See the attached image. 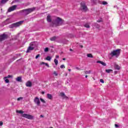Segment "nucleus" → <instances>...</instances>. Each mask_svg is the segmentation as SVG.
Wrapping results in <instances>:
<instances>
[{"mask_svg": "<svg viewBox=\"0 0 128 128\" xmlns=\"http://www.w3.org/2000/svg\"><path fill=\"white\" fill-rule=\"evenodd\" d=\"M64 20L62 19L60 17H58L54 20H53L52 24H50V26H62L64 24Z\"/></svg>", "mask_w": 128, "mask_h": 128, "instance_id": "nucleus-1", "label": "nucleus"}, {"mask_svg": "<svg viewBox=\"0 0 128 128\" xmlns=\"http://www.w3.org/2000/svg\"><path fill=\"white\" fill-rule=\"evenodd\" d=\"M36 10V8H29L28 9H25L22 10V12H23L24 16H28V14H30V12H32Z\"/></svg>", "mask_w": 128, "mask_h": 128, "instance_id": "nucleus-2", "label": "nucleus"}, {"mask_svg": "<svg viewBox=\"0 0 128 128\" xmlns=\"http://www.w3.org/2000/svg\"><path fill=\"white\" fill-rule=\"evenodd\" d=\"M24 20H21L18 22L14 23L9 26L10 28H18L20 26H22V24H24Z\"/></svg>", "mask_w": 128, "mask_h": 128, "instance_id": "nucleus-3", "label": "nucleus"}, {"mask_svg": "<svg viewBox=\"0 0 128 128\" xmlns=\"http://www.w3.org/2000/svg\"><path fill=\"white\" fill-rule=\"evenodd\" d=\"M120 54V49H118L114 50L110 54V56H116V58H118Z\"/></svg>", "mask_w": 128, "mask_h": 128, "instance_id": "nucleus-4", "label": "nucleus"}, {"mask_svg": "<svg viewBox=\"0 0 128 128\" xmlns=\"http://www.w3.org/2000/svg\"><path fill=\"white\" fill-rule=\"evenodd\" d=\"M81 10L84 12H86L88 10V6L86 5V2L82 1L80 3Z\"/></svg>", "mask_w": 128, "mask_h": 128, "instance_id": "nucleus-5", "label": "nucleus"}, {"mask_svg": "<svg viewBox=\"0 0 128 128\" xmlns=\"http://www.w3.org/2000/svg\"><path fill=\"white\" fill-rule=\"evenodd\" d=\"M8 34H3L0 35V42H2L3 40H6V38H8Z\"/></svg>", "mask_w": 128, "mask_h": 128, "instance_id": "nucleus-6", "label": "nucleus"}, {"mask_svg": "<svg viewBox=\"0 0 128 128\" xmlns=\"http://www.w3.org/2000/svg\"><path fill=\"white\" fill-rule=\"evenodd\" d=\"M22 116L26 118H28V120H32L34 118V116L26 114H22Z\"/></svg>", "mask_w": 128, "mask_h": 128, "instance_id": "nucleus-7", "label": "nucleus"}, {"mask_svg": "<svg viewBox=\"0 0 128 128\" xmlns=\"http://www.w3.org/2000/svg\"><path fill=\"white\" fill-rule=\"evenodd\" d=\"M34 102L38 106H40V98L38 97H36L34 99Z\"/></svg>", "mask_w": 128, "mask_h": 128, "instance_id": "nucleus-8", "label": "nucleus"}, {"mask_svg": "<svg viewBox=\"0 0 128 128\" xmlns=\"http://www.w3.org/2000/svg\"><path fill=\"white\" fill-rule=\"evenodd\" d=\"M17 6H18V5H14V6L9 8L8 10V12H12V11L14 10L16 8Z\"/></svg>", "mask_w": 128, "mask_h": 128, "instance_id": "nucleus-9", "label": "nucleus"}, {"mask_svg": "<svg viewBox=\"0 0 128 128\" xmlns=\"http://www.w3.org/2000/svg\"><path fill=\"white\" fill-rule=\"evenodd\" d=\"M60 96L62 98H64L65 100H68V97L66 96V94L64 92L60 93Z\"/></svg>", "mask_w": 128, "mask_h": 128, "instance_id": "nucleus-10", "label": "nucleus"}, {"mask_svg": "<svg viewBox=\"0 0 128 128\" xmlns=\"http://www.w3.org/2000/svg\"><path fill=\"white\" fill-rule=\"evenodd\" d=\"M34 47H32V46H30V47H28L27 49V50L26 51V52L28 54V52H30V50H34Z\"/></svg>", "mask_w": 128, "mask_h": 128, "instance_id": "nucleus-11", "label": "nucleus"}, {"mask_svg": "<svg viewBox=\"0 0 128 128\" xmlns=\"http://www.w3.org/2000/svg\"><path fill=\"white\" fill-rule=\"evenodd\" d=\"M26 86L28 88H30L32 86V84L30 81H28L26 84Z\"/></svg>", "mask_w": 128, "mask_h": 128, "instance_id": "nucleus-12", "label": "nucleus"}, {"mask_svg": "<svg viewBox=\"0 0 128 128\" xmlns=\"http://www.w3.org/2000/svg\"><path fill=\"white\" fill-rule=\"evenodd\" d=\"M30 46H32L33 48H36V46H38V43L36 42H32L31 43H30Z\"/></svg>", "mask_w": 128, "mask_h": 128, "instance_id": "nucleus-13", "label": "nucleus"}, {"mask_svg": "<svg viewBox=\"0 0 128 128\" xmlns=\"http://www.w3.org/2000/svg\"><path fill=\"white\" fill-rule=\"evenodd\" d=\"M16 82H22V76H18L16 78Z\"/></svg>", "mask_w": 128, "mask_h": 128, "instance_id": "nucleus-14", "label": "nucleus"}, {"mask_svg": "<svg viewBox=\"0 0 128 128\" xmlns=\"http://www.w3.org/2000/svg\"><path fill=\"white\" fill-rule=\"evenodd\" d=\"M114 70H120V68L118 64H114Z\"/></svg>", "mask_w": 128, "mask_h": 128, "instance_id": "nucleus-15", "label": "nucleus"}, {"mask_svg": "<svg viewBox=\"0 0 128 128\" xmlns=\"http://www.w3.org/2000/svg\"><path fill=\"white\" fill-rule=\"evenodd\" d=\"M57 38H58V36H54L53 37L50 38V40L52 42L54 40H57Z\"/></svg>", "mask_w": 128, "mask_h": 128, "instance_id": "nucleus-16", "label": "nucleus"}, {"mask_svg": "<svg viewBox=\"0 0 128 128\" xmlns=\"http://www.w3.org/2000/svg\"><path fill=\"white\" fill-rule=\"evenodd\" d=\"M47 22H52V18H50V15L47 16Z\"/></svg>", "mask_w": 128, "mask_h": 128, "instance_id": "nucleus-17", "label": "nucleus"}, {"mask_svg": "<svg viewBox=\"0 0 128 128\" xmlns=\"http://www.w3.org/2000/svg\"><path fill=\"white\" fill-rule=\"evenodd\" d=\"M47 98L48 100H52V96L50 94H47Z\"/></svg>", "mask_w": 128, "mask_h": 128, "instance_id": "nucleus-18", "label": "nucleus"}, {"mask_svg": "<svg viewBox=\"0 0 128 128\" xmlns=\"http://www.w3.org/2000/svg\"><path fill=\"white\" fill-rule=\"evenodd\" d=\"M8 0H2L0 2V4H6L7 2H8Z\"/></svg>", "mask_w": 128, "mask_h": 128, "instance_id": "nucleus-19", "label": "nucleus"}, {"mask_svg": "<svg viewBox=\"0 0 128 128\" xmlns=\"http://www.w3.org/2000/svg\"><path fill=\"white\" fill-rule=\"evenodd\" d=\"M46 60H48L49 62H50L52 60V57L50 56H47V57L46 58Z\"/></svg>", "mask_w": 128, "mask_h": 128, "instance_id": "nucleus-20", "label": "nucleus"}, {"mask_svg": "<svg viewBox=\"0 0 128 128\" xmlns=\"http://www.w3.org/2000/svg\"><path fill=\"white\" fill-rule=\"evenodd\" d=\"M88 58H94V56H92V54H87Z\"/></svg>", "mask_w": 128, "mask_h": 128, "instance_id": "nucleus-21", "label": "nucleus"}, {"mask_svg": "<svg viewBox=\"0 0 128 128\" xmlns=\"http://www.w3.org/2000/svg\"><path fill=\"white\" fill-rule=\"evenodd\" d=\"M54 62L56 66H58V60L56 58L54 60Z\"/></svg>", "mask_w": 128, "mask_h": 128, "instance_id": "nucleus-22", "label": "nucleus"}, {"mask_svg": "<svg viewBox=\"0 0 128 128\" xmlns=\"http://www.w3.org/2000/svg\"><path fill=\"white\" fill-rule=\"evenodd\" d=\"M112 72V69L106 70V72L108 74H110V72Z\"/></svg>", "mask_w": 128, "mask_h": 128, "instance_id": "nucleus-23", "label": "nucleus"}, {"mask_svg": "<svg viewBox=\"0 0 128 128\" xmlns=\"http://www.w3.org/2000/svg\"><path fill=\"white\" fill-rule=\"evenodd\" d=\"M101 4H103V6H106V4H108V2L106 1H102L101 3Z\"/></svg>", "mask_w": 128, "mask_h": 128, "instance_id": "nucleus-24", "label": "nucleus"}, {"mask_svg": "<svg viewBox=\"0 0 128 128\" xmlns=\"http://www.w3.org/2000/svg\"><path fill=\"white\" fill-rule=\"evenodd\" d=\"M84 28H90V25L88 24H84Z\"/></svg>", "mask_w": 128, "mask_h": 128, "instance_id": "nucleus-25", "label": "nucleus"}, {"mask_svg": "<svg viewBox=\"0 0 128 128\" xmlns=\"http://www.w3.org/2000/svg\"><path fill=\"white\" fill-rule=\"evenodd\" d=\"M90 72H92V71H90V70H89V71H85L84 74H90Z\"/></svg>", "mask_w": 128, "mask_h": 128, "instance_id": "nucleus-26", "label": "nucleus"}, {"mask_svg": "<svg viewBox=\"0 0 128 128\" xmlns=\"http://www.w3.org/2000/svg\"><path fill=\"white\" fill-rule=\"evenodd\" d=\"M16 112L18 114H24V111L20 110H17Z\"/></svg>", "mask_w": 128, "mask_h": 128, "instance_id": "nucleus-27", "label": "nucleus"}, {"mask_svg": "<svg viewBox=\"0 0 128 128\" xmlns=\"http://www.w3.org/2000/svg\"><path fill=\"white\" fill-rule=\"evenodd\" d=\"M24 100V98L22 97H20L18 98H17V100L18 102H20V100Z\"/></svg>", "mask_w": 128, "mask_h": 128, "instance_id": "nucleus-28", "label": "nucleus"}, {"mask_svg": "<svg viewBox=\"0 0 128 128\" xmlns=\"http://www.w3.org/2000/svg\"><path fill=\"white\" fill-rule=\"evenodd\" d=\"M40 100L42 102H43V104H46V101L44 100L42 98H40Z\"/></svg>", "mask_w": 128, "mask_h": 128, "instance_id": "nucleus-29", "label": "nucleus"}, {"mask_svg": "<svg viewBox=\"0 0 128 128\" xmlns=\"http://www.w3.org/2000/svg\"><path fill=\"white\" fill-rule=\"evenodd\" d=\"M101 64H102V66H106V63H104V62L102 61Z\"/></svg>", "mask_w": 128, "mask_h": 128, "instance_id": "nucleus-30", "label": "nucleus"}, {"mask_svg": "<svg viewBox=\"0 0 128 128\" xmlns=\"http://www.w3.org/2000/svg\"><path fill=\"white\" fill-rule=\"evenodd\" d=\"M12 78V75H8L6 77H4V78Z\"/></svg>", "mask_w": 128, "mask_h": 128, "instance_id": "nucleus-31", "label": "nucleus"}, {"mask_svg": "<svg viewBox=\"0 0 128 128\" xmlns=\"http://www.w3.org/2000/svg\"><path fill=\"white\" fill-rule=\"evenodd\" d=\"M95 26L97 28H100V25H98V24L96 23Z\"/></svg>", "mask_w": 128, "mask_h": 128, "instance_id": "nucleus-32", "label": "nucleus"}, {"mask_svg": "<svg viewBox=\"0 0 128 128\" xmlns=\"http://www.w3.org/2000/svg\"><path fill=\"white\" fill-rule=\"evenodd\" d=\"M44 52H48V48H45Z\"/></svg>", "mask_w": 128, "mask_h": 128, "instance_id": "nucleus-33", "label": "nucleus"}, {"mask_svg": "<svg viewBox=\"0 0 128 128\" xmlns=\"http://www.w3.org/2000/svg\"><path fill=\"white\" fill-rule=\"evenodd\" d=\"M60 68H65L66 66H64V65L62 64L60 66Z\"/></svg>", "mask_w": 128, "mask_h": 128, "instance_id": "nucleus-34", "label": "nucleus"}, {"mask_svg": "<svg viewBox=\"0 0 128 128\" xmlns=\"http://www.w3.org/2000/svg\"><path fill=\"white\" fill-rule=\"evenodd\" d=\"M54 74L56 76H58V72H56V71H54Z\"/></svg>", "mask_w": 128, "mask_h": 128, "instance_id": "nucleus-35", "label": "nucleus"}, {"mask_svg": "<svg viewBox=\"0 0 128 128\" xmlns=\"http://www.w3.org/2000/svg\"><path fill=\"white\" fill-rule=\"evenodd\" d=\"M5 82L6 84H8V82H10V80H8V79H7V78L5 80Z\"/></svg>", "mask_w": 128, "mask_h": 128, "instance_id": "nucleus-36", "label": "nucleus"}, {"mask_svg": "<svg viewBox=\"0 0 128 128\" xmlns=\"http://www.w3.org/2000/svg\"><path fill=\"white\" fill-rule=\"evenodd\" d=\"M102 22V18L99 19L98 20H97L98 22Z\"/></svg>", "mask_w": 128, "mask_h": 128, "instance_id": "nucleus-37", "label": "nucleus"}, {"mask_svg": "<svg viewBox=\"0 0 128 128\" xmlns=\"http://www.w3.org/2000/svg\"><path fill=\"white\" fill-rule=\"evenodd\" d=\"M40 54H38L36 56V60L38 59V58H40Z\"/></svg>", "mask_w": 128, "mask_h": 128, "instance_id": "nucleus-38", "label": "nucleus"}, {"mask_svg": "<svg viewBox=\"0 0 128 128\" xmlns=\"http://www.w3.org/2000/svg\"><path fill=\"white\" fill-rule=\"evenodd\" d=\"M102 61H100V60H98L96 62L97 64H102Z\"/></svg>", "mask_w": 128, "mask_h": 128, "instance_id": "nucleus-39", "label": "nucleus"}, {"mask_svg": "<svg viewBox=\"0 0 128 128\" xmlns=\"http://www.w3.org/2000/svg\"><path fill=\"white\" fill-rule=\"evenodd\" d=\"M100 82H102V84H104V80L100 79Z\"/></svg>", "mask_w": 128, "mask_h": 128, "instance_id": "nucleus-40", "label": "nucleus"}, {"mask_svg": "<svg viewBox=\"0 0 128 128\" xmlns=\"http://www.w3.org/2000/svg\"><path fill=\"white\" fill-rule=\"evenodd\" d=\"M45 66H47L48 68H50V65H48V63H46Z\"/></svg>", "mask_w": 128, "mask_h": 128, "instance_id": "nucleus-41", "label": "nucleus"}, {"mask_svg": "<svg viewBox=\"0 0 128 128\" xmlns=\"http://www.w3.org/2000/svg\"><path fill=\"white\" fill-rule=\"evenodd\" d=\"M4 124V123L2 122H0V126H2Z\"/></svg>", "mask_w": 128, "mask_h": 128, "instance_id": "nucleus-42", "label": "nucleus"}, {"mask_svg": "<svg viewBox=\"0 0 128 128\" xmlns=\"http://www.w3.org/2000/svg\"><path fill=\"white\" fill-rule=\"evenodd\" d=\"M15 2H20V0H15Z\"/></svg>", "mask_w": 128, "mask_h": 128, "instance_id": "nucleus-43", "label": "nucleus"}, {"mask_svg": "<svg viewBox=\"0 0 128 128\" xmlns=\"http://www.w3.org/2000/svg\"><path fill=\"white\" fill-rule=\"evenodd\" d=\"M118 126H118V125L117 124H115L116 128H118Z\"/></svg>", "mask_w": 128, "mask_h": 128, "instance_id": "nucleus-44", "label": "nucleus"}, {"mask_svg": "<svg viewBox=\"0 0 128 128\" xmlns=\"http://www.w3.org/2000/svg\"><path fill=\"white\" fill-rule=\"evenodd\" d=\"M118 74V71H114V74Z\"/></svg>", "mask_w": 128, "mask_h": 128, "instance_id": "nucleus-45", "label": "nucleus"}, {"mask_svg": "<svg viewBox=\"0 0 128 128\" xmlns=\"http://www.w3.org/2000/svg\"><path fill=\"white\" fill-rule=\"evenodd\" d=\"M56 58H60V56L56 55Z\"/></svg>", "mask_w": 128, "mask_h": 128, "instance_id": "nucleus-46", "label": "nucleus"}, {"mask_svg": "<svg viewBox=\"0 0 128 128\" xmlns=\"http://www.w3.org/2000/svg\"><path fill=\"white\" fill-rule=\"evenodd\" d=\"M93 2H96V0H91Z\"/></svg>", "mask_w": 128, "mask_h": 128, "instance_id": "nucleus-47", "label": "nucleus"}, {"mask_svg": "<svg viewBox=\"0 0 128 128\" xmlns=\"http://www.w3.org/2000/svg\"><path fill=\"white\" fill-rule=\"evenodd\" d=\"M41 64H46V62H42L41 63Z\"/></svg>", "mask_w": 128, "mask_h": 128, "instance_id": "nucleus-48", "label": "nucleus"}, {"mask_svg": "<svg viewBox=\"0 0 128 128\" xmlns=\"http://www.w3.org/2000/svg\"><path fill=\"white\" fill-rule=\"evenodd\" d=\"M76 70H80V68H78V67H76Z\"/></svg>", "mask_w": 128, "mask_h": 128, "instance_id": "nucleus-49", "label": "nucleus"}, {"mask_svg": "<svg viewBox=\"0 0 128 128\" xmlns=\"http://www.w3.org/2000/svg\"><path fill=\"white\" fill-rule=\"evenodd\" d=\"M80 48H84V46L82 45H80Z\"/></svg>", "mask_w": 128, "mask_h": 128, "instance_id": "nucleus-50", "label": "nucleus"}, {"mask_svg": "<svg viewBox=\"0 0 128 128\" xmlns=\"http://www.w3.org/2000/svg\"><path fill=\"white\" fill-rule=\"evenodd\" d=\"M64 74H65V76H68V73L66 72Z\"/></svg>", "mask_w": 128, "mask_h": 128, "instance_id": "nucleus-51", "label": "nucleus"}, {"mask_svg": "<svg viewBox=\"0 0 128 128\" xmlns=\"http://www.w3.org/2000/svg\"><path fill=\"white\" fill-rule=\"evenodd\" d=\"M42 94H44V92H42Z\"/></svg>", "mask_w": 128, "mask_h": 128, "instance_id": "nucleus-52", "label": "nucleus"}, {"mask_svg": "<svg viewBox=\"0 0 128 128\" xmlns=\"http://www.w3.org/2000/svg\"><path fill=\"white\" fill-rule=\"evenodd\" d=\"M40 118H44V116L40 115Z\"/></svg>", "mask_w": 128, "mask_h": 128, "instance_id": "nucleus-53", "label": "nucleus"}, {"mask_svg": "<svg viewBox=\"0 0 128 128\" xmlns=\"http://www.w3.org/2000/svg\"><path fill=\"white\" fill-rule=\"evenodd\" d=\"M70 52H72V48L70 49Z\"/></svg>", "mask_w": 128, "mask_h": 128, "instance_id": "nucleus-54", "label": "nucleus"}, {"mask_svg": "<svg viewBox=\"0 0 128 128\" xmlns=\"http://www.w3.org/2000/svg\"><path fill=\"white\" fill-rule=\"evenodd\" d=\"M62 60H66V58H62Z\"/></svg>", "mask_w": 128, "mask_h": 128, "instance_id": "nucleus-55", "label": "nucleus"}, {"mask_svg": "<svg viewBox=\"0 0 128 128\" xmlns=\"http://www.w3.org/2000/svg\"><path fill=\"white\" fill-rule=\"evenodd\" d=\"M68 72H71L72 70L68 69Z\"/></svg>", "mask_w": 128, "mask_h": 128, "instance_id": "nucleus-56", "label": "nucleus"}, {"mask_svg": "<svg viewBox=\"0 0 128 128\" xmlns=\"http://www.w3.org/2000/svg\"><path fill=\"white\" fill-rule=\"evenodd\" d=\"M85 78H88V76L87 75H86V76H85Z\"/></svg>", "mask_w": 128, "mask_h": 128, "instance_id": "nucleus-57", "label": "nucleus"}, {"mask_svg": "<svg viewBox=\"0 0 128 128\" xmlns=\"http://www.w3.org/2000/svg\"><path fill=\"white\" fill-rule=\"evenodd\" d=\"M114 8H118V6H114Z\"/></svg>", "mask_w": 128, "mask_h": 128, "instance_id": "nucleus-58", "label": "nucleus"}, {"mask_svg": "<svg viewBox=\"0 0 128 128\" xmlns=\"http://www.w3.org/2000/svg\"><path fill=\"white\" fill-rule=\"evenodd\" d=\"M22 60V58H20V59L19 60Z\"/></svg>", "mask_w": 128, "mask_h": 128, "instance_id": "nucleus-59", "label": "nucleus"}, {"mask_svg": "<svg viewBox=\"0 0 128 128\" xmlns=\"http://www.w3.org/2000/svg\"><path fill=\"white\" fill-rule=\"evenodd\" d=\"M19 56H20V54H19Z\"/></svg>", "mask_w": 128, "mask_h": 128, "instance_id": "nucleus-60", "label": "nucleus"}]
</instances>
